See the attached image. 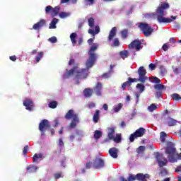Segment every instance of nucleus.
Segmentation results:
<instances>
[{
	"label": "nucleus",
	"mask_w": 181,
	"mask_h": 181,
	"mask_svg": "<svg viewBox=\"0 0 181 181\" xmlns=\"http://www.w3.org/2000/svg\"><path fill=\"white\" fill-rule=\"evenodd\" d=\"M157 159V162L158 163V166L160 168H163V166H166L168 165V159H166L163 155L158 153L156 156Z\"/></svg>",
	"instance_id": "obj_11"
},
{
	"label": "nucleus",
	"mask_w": 181,
	"mask_h": 181,
	"mask_svg": "<svg viewBox=\"0 0 181 181\" xmlns=\"http://www.w3.org/2000/svg\"><path fill=\"white\" fill-rule=\"evenodd\" d=\"M105 166V163H104V160L101 158H96L93 162V168L95 169H101V168H104Z\"/></svg>",
	"instance_id": "obj_14"
},
{
	"label": "nucleus",
	"mask_w": 181,
	"mask_h": 181,
	"mask_svg": "<svg viewBox=\"0 0 181 181\" xmlns=\"http://www.w3.org/2000/svg\"><path fill=\"white\" fill-rule=\"evenodd\" d=\"M112 46L114 47H118L119 46V40L118 38H115Z\"/></svg>",
	"instance_id": "obj_46"
},
{
	"label": "nucleus",
	"mask_w": 181,
	"mask_h": 181,
	"mask_svg": "<svg viewBox=\"0 0 181 181\" xmlns=\"http://www.w3.org/2000/svg\"><path fill=\"white\" fill-rule=\"evenodd\" d=\"M165 153L168 155V159L170 163L177 162V157L176 156V148L173 142H167Z\"/></svg>",
	"instance_id": "obj_2"
},
{
	"label": "nucleus",
	"mask_w": 181,
	"mask_h": 181,
	"mask_svg": "<svg viewBox=\"0 0 181 181\" xmlns=\"http://www.w3.org/2000/svg\"><path fill=\"white\" fill-rule=\"evenodd\" d=\"M38 128L39 131L41 132V136H45L46 135L45 131H46L47 128H50V122H49V120L44 119L39 124Z\"/></svg>",
	"instance_id": "obj_9"
},
{
	"label": "nucleus",
	"mask_w": 181,
	"mask_h": 181,
	"mask_svg": "<svg viewBox=\"0 0 181 181\" xmlns=\"http://www.w3.org/2000/svg\"><path fill=\"white\" fill-rule=\"evenodd\" d=\"M158 109V106L152 103L150 106L148 107V110L149 112H153L156 110Z\"/></svg>",
	"instance_id": "obj_38"
},
{
	"label": "nucleus",
	"mask_w": 181,
	"mask_h": 181,
	"mask_svg": "<svg viewBox=\"0 0 181 181\" xmlns=\"http://www.w3.org/2000/svg\"><path fill=\"white\" fill-rule=\"evenodd\" d=\"M65 119H71V123L69 124V128L71 129H74L78 122H80V119L78 118V114L74 113V110H69L64 116Z\"/></svg>",
	"instance_id": "obj_4"
},
{
	"label": "nucleus",
	"mask_w": 181,
	"mask_h": 181,
	"mask_svg": "<svg viewBox=\"0 0 181 181\" xmlns=\"http://www.w3.org/2000/svg\"><path fill=\"white\" fill-rule=\"evenodd\" d=\"M88 108H94V107H95V103L92 102L88 104Z\"/></svg>",
	"instance_id": "obj_58"
},
{
	"label": "nucleus",
	"mask_w": 181,
	"mask_h": 181,
	"mask_svg": "<svg viewBox=\"0 0 181 181\" xmlns=\"http://www.w3.org/2000/svg\"><path fill=\"white\" fill-rule=\"evenodd\" d=\"M149 69L150 70L153 71L156 69V65H155V64L151 63L149 64Z\"/></svg>",
	"instance_id": "obj_54"
},
{
	"label": "nucleus",
	"mask_w": 181,
	"mask_h": 181,
	"mask_svg": "<svg viewBox=\"0 0 181 181\" xmlns=\"http://www.w3.org/2000/svg\"><path fill=\"white\" fill-rule=\"evenodd\" d=\"M93 121L95 124H97V122H98V121H100V110H97L95 111V114L93 115Z\"/></svg>",
	"instance_id": "obj_26"
},
{
	"label": "nucleus",
	"mask_w": 181,
	"mask_h": 181,
	"mask_svg": "<svg viewBox=\"0 0 181 181\" xmlns=\"http://www.w3.org/2000/svg\"><path fill=\"white\" fill-rule=\"evenodd\" d=\"M37 169H39V168L34 165H30L26 168L28 173H36V172H37Z\"/></svg>",
	"instance_id": "obj_21"
},
{
	"label": "nucleus",
	"mask_w": 181,
	"mask_h": 181,
	"mask_svg": "<svg viewBox=\"0 0 181 181\" xmlns=\"http://www.w3.org/2000/svg\"><path fill=\"white\" fill-rule=\"evenodd\" d=\"M88 26L90 28H94V18L93 17H90L88 19Z\"/></svg>",
	"instance_id": "obj_41"
},
{
	"label": "nucleus",
	"mask_w": 181,
	"mask_h": 181,
	"mask_svg": "<svg viewBox=\"0 0 181 181\" xmlns=\"http://www.w3.org/2000/svg\"><path fill=\"white\" fill-rule=\"evenodd\" d=\"M60 12V6H55L53 8L52 6H47L45 7V13L46 15H52V18L57 16Z\"/></svg>",
	"instance_id": "obj_7"
},
{
	"label": "nucleus",
	"mask_w": 181,
	"mask_h": 181,
	"mask_svg": "<svg viewBox=\"0 0 181 181\" xmlns=\"http://www.w3.org/2000/svg\"><path fill=\"white\" fill-rule=\"evenodd\" d=\"M117 36V27H113L109 33L108 40L111 42L114 39V37Z\"/></svg>",
	"instance_id": "obj_20"
},
{
	"label": "nucleus",
	"mask_w": 181,
	"mask_h": 181,
	"mask_svg": "<svg viewBox=\"0 0 181 181\" xmlns=\"http://www.w3.org/2000/svg\"><path fill=\"white\" fill-rule=\"evenodd\" d=\"M169 121L167 122L168 127H175V125H177V120L168 117Z\"/></svg>",
	"instance_id": "obj_27"
},
{
	"label": "nucleus",
	"mask_w": 181,
	"mask_h": 181,
	"mask_svg": "<svg viewBox=\"0 0 181 181\" xmlns=\"http://www.w3.org/2000/svg\"><path fill=\"white\" fill-rule=\"evenodd\" d=\"M43 26H46V20L41 19L39 22L33 25V29H34V30H38L39 32Z\"/></svg>",
	"instance_id": "obj_15"
},
{
	"label": "nucleus",
	"mask_w": 181,
	"mask_h": 181,
	"mask_svg": "<svg viewBox=\"0 0 181 181\" xmlns=\"http://www.w3.org/2000/svg\"><path fill=\"white\" fill-rule=\"evenodd\" d=\"M138 27L146 37H148V36H151V35H152V33L153 32V28L149 26V24L146 23H139Z\"/></svg>",
	"instance_id": "obj_5"
},
{
	"label": "nucleus",
	"mask_w": 181,
	"mask_h": 181,
	"mask_svg": "<svg viewBox=\"0 0 181 181\" xmlns=\"http://www.w3.org/2000/svg\"><path fill=\"white\" fill-rule=\"evenodd\" d=\"M165 136H166V133H165V132H161L160 137L165 138Z\"/></svg>",
	"instance_id": "obj_64"
},
{
	"label": "nucleus",
	"mask_w": 181,
	"mask_h": 181,
	"mask_svg": "<svg viewBox=\"0 0 181 181\" xmlns=\"http://www.w3.org/2000/svg\"><path fill=\"white\" fill-rule=\"evenodd\" d=\"M59 22V19L54 18L49 23V29H56V24Z\"/></svg>",
	"instance_id": "obj_29"
},
{
	"label": "nucleus",
	"mask_w": 181,
	"mask_h": 181,
	"mask_svg": "<svg viewBox=\"0 0 181 181\" xmlns=\"http://www.w3.org/2000/svg\"><path fill=\"white\" fill-rule=\"evenodd\" d=\"M120 180L121 181H134V180H136V175L129 174V177L127 178V180H126L125 177H121Z\"/></svg>",
	"instance_id": "obj_28"
},
{
	"label": "nucleus",
	"mask_w": 181,
	"mask_h": 181,
	"mask_svg": "<svg viewBox=\"0 0 181 181\" xmlns=\"http://www.w3.org/2000/svg\"><path fill=\"white\" fill-rule=\"evenodd\" d=\"M156 98H160L162 97V90H158L156 92Z\"/></svg>",
	"instance_id": "obj_52"
},
{
	"label": "nucleus",
	"mask_w": 181,
	"mask_h": 181,
	"mask_svg": "<svg viewBox=\"0 0 181 181\" xmlns=\"http://www.w3.org/2000/svg\"><path fill=\"white\" fill-rule=\"evenodd\" d=\"M129 49H135L137 52H139L142 49V42L139 40H134L129 45Z\"/></svg>",
	"instance_id": "obj_13"
},
{
	"label": "nucleus",
	"mask_w": 181,
	"mask_h": 181,
	"mask_svg": "<svg viewBox=\"0 0 181 181\" xmlns=\"http://www.w3.org/2000/svg\"><path fill=\"white\" fill-rule=\"evenodd\" d=\"M95 139H100L103 136V132L100 130H95L93 135Z\"/></svg>",
	"instance_id": "obj_32"
},
{
	"label": "nucleus",
	"mask_w": 181,
	"mask_h": 181,
	"mask_svg": "<svg viewBox=\"0 0 181 181\" xmlns=\"http://www.w3.org/2000/svg\"><path fill=\"white\" fill-rule=\"evenodd\" d=\"M170 5L168 3L164 2L160 6H159L156 9V13L154 14L156 18L158 23H172L173 21L177 18V16H172L170 18H165L166 9H169Z\"/></svg>",
	"instance_id": "obj_1"
},
{
	"label": "nucleus",
	"mask_w": 181,
	"mask_h": 181,
	"mask_svg": "<svg viewBox=\"0 0 181 181\" xmlns=\"http://www.w3.org/2000/svg\"><path fill=\"white\" fill-rule=\"evenodd\" d=\"M122 108V103H118L117 105L113 107L114 112H118Z\"/></svg>",
	"instance_id": "obj_40"
},
{
	"label": "nucleus",
	"mask_w": 181,
	"mask_h": 181,
	"mask_svg": "<svg viewBox=\"0 0 181 181\" xmlns=\"http://www.w3.org/2000/svg\"><path fill=\"white\" fill-rule=\"evenodd\" d=\"M153 78V83H154L155 84H160V79H159V78L156 77V76H152Z\"/></svg>",
	"instance_id": "obj_47"
},
{
	"label": "nucleus",
	"mask_w": 181,
	"mask_h": 181,
	"mask_svg": "<svg viewBox=\"0 0 181 181\" xmlns=\"http://www.w3.org/2000/svg\"><path fill=\"white\" fill-rule=\"evenodd\" d=\"M113 141L114 142H115L116 144H119V142H121V136L120 134H117V136L115 137H113Z\"/></svg>",
	"instance_id": "obj_45"
},
{
	"label": "nucleus",
	"mask_w": 181,
	"mask_h": 181,
	"mask_svg": "<svg viewBox=\"0 0 181 181\" xmlns=\"http://www.w3.org/2000/svg\"><path fill=\"white\" fill-rule=\"evenodd\" d=\"M139 78H136V81L140 83H145L148 78L146 76V69L144 66H140L138 69Z\"/></svg>",
	"instance_id": "obj_8"
},
{
	"label": "nucleus",
	"mask_w": 181,
	"mask_h": 181,
	"mask_svg": "<svg viewBox=\"0 0 181 181\" xmlns=\"http://www.w3.org/2000/svg\"><path fill=\"white\" fill-rule=\"evenodd\" d=\"M145 132H146V129H145V128L144 127H140L139 129L136 130L134 133L130 134V142H134L136 138H141V136L145 135Z\"/></svg>",
	"instance_id": "obj_6"
},
{
	"label": "nucleus",
	"mask_w": 181,
	"mask_h": 181,
	"mask_svg": "<svg viewBox=\"0 0 181 181\" xmlns=\"http://www.w3.org/2000/svg\"><path fill=\"white\" fill-rule=\"evenodd\" d=\"M23 105L28 111H32V110H33V101L30 99H25L23 101Z\"/></svg>",
	"instance_id": "obj_16"
},
{
	"label": "nucleus",
	"mask_w": 181,
	"mask_h": 181,
	"mask_svg": "<svg viewBox=\"0 0 181 181\" xmlns=\"http://www.w3.org/2000/svg\"><path fill=\"white\" fill-rule=\"evenodd\" d=\"M136 87L139 90L140 93L145 91V86L142 83H138Z\"/></svg>",
	"instance_id": "obj_39"
},
{
	"label": "nucleus",
	"mask_w": 181,
	"mask_h": 181,
	"mask_svg": "<svg viewBox=\"0 0 181 181\" xmlns=\"http://www.w3.org/2000/svg\"><path fill=\"white\" fill-rule=\"evenodd\" d=\"M29 150V146H25L24 148H23V155H28V151Z\"/></svg>",
	"instance_id": "obj_51"
},
{
	"label": "nucleus",
	"mask_w": 181,
	"mask_h": 181,
	"mask_svg": "<svg viewBox=\"0 0 181 181\" xmlns=\"http://www.w3.org/2000/svg\"><path fill=\"white\" fill-rule=\"evenodd\" d=\"M132 83H137L136 78H132L131 77H129L128 81L124 82L125 85L127 87H129L132 84Z\"/></svg>",
	"instance_id": "obj_31"
},
{
	"label": "nucleus",
	"mask_w": 181,
	"mask_h": 181,
	"mask_svg": "<svg viewBox=\"0 0 181 181\" xmlns=\"http://www.w3.org/2000/svg\"><path fill=\"white\" fill-rule=\"evenodd\" d=\"M136 180L139 181H147L146 179H149V177H151V175H149V174L144 175L143 173H138L136 175Z\"/></svg>",
	"instance_id": "obj_17"
},
{
	"label": "nucleus",
	"mask_w": 181,
	"mask_h": 181,
	"mask_svg": "<svg viewBox=\"0 0 181 181\" xmlns=\"http://www.w3.org/2000/svg\"><path fill=\"white\" fill-rule=\"evenodd\" d=\"M122 39H127L128 37V29H124L121 31Z\"/></svg>",
	"instance_id": "obj_35"
},
{
	"label": "nucleus",
	"mask_w": 181,
	"mask_h": 181,
	"mask_svg": "<svg viewBox=\"0 0 181 181\" xmlns=\"http://www.w3.org/2000/svg\"><path fill=\"white\" fill-rule=\"evenodd\" d=\"M93 163L91 162H88L86 164V169H91V166H92Z\"/></svg>",
	"instance_id": "obj_55"
},
{
	"label": "nucleus",
	"mask_w": 181,
	"mask_h": 181,
	"mask_svg": "<svg viewBox=\"0 0 181 181\" xmlns=\"http://www.w3.org/2000/svg\"><path fill=\"white\" fill-rule=\"evenodd\" d=\"M160 175H162V176H166V175H168V170H166V168H162L160 170Z\"/></svg>",
	"instance_id": "obj_49"
},
{
	"label": "nucleus",
	"mask_w": 181,
	"mask_h": 181,
	"mask_svg": "<svg viewBox=\"0 0 181 181\" xmlns=\"http://www.w3.org/2000/svg\"><path fill=\"white\" fill-rule=\"evenodd\" d=\"M49 41L51 42V43H57V38L56 37H52L49 38Z\"/></svg>",
	"instance_id": "obj_53"
},
{
	"label": "nucleus",
	"mask_w": 181,
	"mask_h": 181,
	"mask_svg": "<svg viewBox=\"0 0 181 181\" xmlns=\"http://www.w3.org/2000/svg\"><path fill=\"white\" fill-rule=\"evenodd\" d=\"M94 91L96 95H101V90H103V84L100 82H98L95 86L94 87Z\"/></svg>",
	"instance_id": "obj_18"
},
{
	"label": "nucleus",
	"mask_w": 181,
	"mask_h": 181,
	"mask_svg": "<svg viewBox=\"0 0 181 181\" xmlns=\"http://www.w3.org/2000/svg\"><path fill=\"white\" fill-rule=\"evenodd\" d=\"M109 153L114 159H117L118 158V149H117L115 147L110 148Z\"/></svg>",
	"instance_id": "obj_19"
},
{
	"label": "nucleus",
	"mask_w": 181,
	"mask_h": 181,
	"mask_svg": "<svg viewBox=\"0 0 181 181\" xmlns=\"http://www.w3.org/2000/svg\"><path fill=\"white\" fill-rule=\"evenodd\" d=\"M97 49H98V44L94 43L89 49V57L86 62V66H87L88 69H91L97 62V54L93 52H95Z\"/></svg>",
	"instance_id": "obj_3"
},
{
	"label": "nucleus",
	"mask_w": 181,
	"mask_h": 181,
	"mask_svg": "<svg viewBox=\"0 0 181 181\" xmlns=\"http://www.w3.org/2000/svg\"><path fill=\"white\" fill-rule=\"evenodd\" d=\"M145 151V146H140L139 148L136 149V152L138 153H142V152H144Z\"/></svg>",
	"instance_id": "obj_48"
},
{
	"label": "nucleus",
	"mask_w": 181,
	"mask_h": 181,
	"mask_svg": "<svg viewBox=\"0 0 181 181\" xmlns=\"http://www.w3.org/2000/svg\"><path fill=\"white\" fill-rule=\"evenodd\" d=\"M111 73H112V71H109L108 72L103 74L101 76L102 78H110V77H111Z\"/></svg>",
	"instance_id": "obj_44"
},
{
	"label": "nucleus",
	"mask_w": 181,
	"mask_h": 181,
	"mask_svg": "<svg viewBox=\"0 0 181 181\" xmlns=\"http://www.w3.org/2000/svg\"><path fill=\"white\" fill-rule=\"evenodd\" d=\"M171 98L174 100V101H180L181 100V96L180 95H179L178 93H173L171 95Z\"/></svg>",
	"instance_id": "obj_33"
},
{
	"label": "nucleus",
	"mask_w": 181,
	"mask_h": 181,
	"mask_svg": "<svg viewBox=\"0 0 181 181\" xmlns=\"http://www.w3.org/2000/svg\"><path fill=\"white\" fill-rule=\"evenodd\" d=\"M88 33H89V35H92V36H93V38H90L89 40H88V45H93V42H94V40L95 39V35H98V33H100V26L96 25L95 27V30L93 29H89L88 30Z\"/></svg>",
	"instance_id": "obj_10"
},
{
	"label": "nucleus",
	"mask_w": 181,
	"mask_h": 181,
	"mask_svg": "<svg viewBox=\"0 0 181 181\" xmlns=\"http://www.w3.org/2000/svg\"><path fill=\"white\" fill-rule=\"evenodd\" d=\"M59 146H64V143L63 142V139L62 138L59 139Z\"/></svg>",
	"instance_id": "obj_57"
},
{
	"label": "nucleus",
	"mask_w": 181,
	"mask_h": 181,
	"mask_svg": "<svg viewBox=\"0 0 181 181\" xmlns=\"http://www.w3.org/2000/svg\"><path fill=\"white\" fill-rule=\"evenodd\" d=\"M59 18L62 19H64V18H68V16H70V13H66V12H61L59 13Z\"/></svg>",
	"instance_id": "obj_42"
},
{
	"label": "nucleus",
	"mask_w": 181,
	"mask_h": 181,
	"mask_svg": "<svg viewBox=\"0 0 181 181\" xmlns=\"http://www.w3.org/2000/svg\"><path fill=\"white\" fill-rule=\"evenodd\" d=\"M78 45H79V46L83 45V37H79L78 38Z\"/></svg>",
	"instance_id": "obj_62"
},
{
	"label": "nucleus",
	"mask_w": 181,
	"mask_h": 181,
	"mask_svg": "<svg viewBox=\"0 0 181 181\" xmlns=\"http://www.w3.org/2000/svg\"><path fill=\"white\" fill-rule=\"evenodd\" d=\"M10 60H11V62H16V55H13L9 57Z\"/></svg>",
	"instance_id": "obj_59"
},
{
	"label": "nucleus",
	"mask_w": 181,
	"mask_h": 181,
	"mask_svg": "<svg viewBox=\"0 0 181 181\" xmlns=\"http://www.w3.org/2000/svg\"><path fill=\"white\" fill-rule=\"evenodd\" d=\"M42 159H43V154L42 153H35L33 157V163H39L40 162V160H42Z\"/></svg>",
	"instance_id": "obj_22"
},
{
	"label": "nucleus",
	"mask_w": 181,
	"mask_h": 181,
	"mask_svg": "<svg viewBox=\"0 0 181 181\" xmlns=\"http://www.w3.org/2000/svg\"><path fill=\"white\" fill-rule=\"evenodd\" d=\"M54 177L56 180H57V179H60V177H63V176H62V173H55Z\"/></svg>",
	"instance_id": "obj_50"
},
{
	"label": "nucleus",
	"mask_w": 181,
	"mask_h": 181,
	"mask_svg": "<svg viewBox=\"0 0 181 181\" xmlns=\"http://www.w3.org/2000/svg\"><path fill=\"white\" fill-rule=\"evenodd\" d=\"M75 61L73 58H71L69 62V66H71V64H74Z\"/></svg>",
	"instance_id": "obj_60"
},
{
	"label": "nucleus",
	"mask_w": 181,
	"mask_h": 181,
	"mask_svg": "<svg viewBox=\"0 0 181 181\" xmlns=\"http://www.w3.org/2000/svg\"><path fill=\"white\" fill-rule=\"evenodd\" d=\"M86 2H88L90 5H94V3L95 2V0H86Z\"/></svg>",
	"instance_id": "obj_63"
},
{
	"label": "nucleus",
	"mask_w": 181,
	"mask_h": 181,
	"mask_svg": "<svg viewBox=\"0 0 181 181\" xmlns=\"http://www.w3.org/2000/svg\"><path fill=\"white\" fill-rule=\"evenodd\" d=\"M93 90L90 88H86L83 90V95L86 98H90L93 95Z\"/></svg>",
	"instance_id": "obj_24"
},
{
	"label": "nucleus",
	"mask_w": 181,
	"mask_h": 181,
	"mask_svg": "<svg viewBox=\"0 0 181 181\" xmlns=\"http://www.w3.org/2000/svg\"><path fill=\"white\" fill-rule=\"evenodd\" d=\"M115 134V129L112 127L109 128L108 132V139H114V134Z\"/></svg>",
	"instance_id": "obj_30"
},
{
	"label": "nucleus",
	"mask_w": 181,
	"mask_h": 181,
	"mask_svg": "<svg viewBox=\"0 0 181 181\" xmlns=\"http://www.w3.org/2000/svg\"><path fill=\"white\" fill-rule=\"evenodd\" d=\"M48 106L49 108H52V109L57 108V103L56 101L49 102V103L48 104Z\"/></svg>",
	"instance_id": "obj_43"
},
{
	"label": "nucleus",
	"mask_w": 181,
	"mask_h": 181,
	"mask_svg": "<svg viewBox=\"0 0 181 181\" xmlns=\"http://www.w3.org/2000/svg\"><path fill=\"white\" fill-rule=\"evenodd\" d=\"M90 68H88L86 66V69H82L79 71H77V74L76 75V78H87L88 77V70Z\"/></svg>",
	"instance_id": "obj_12"
},
{
	"label": "nucleus",
	"mask_w": 181,
	"mask_h": 181,
	"mask_svg": "<svg viewBox=\"0 0 181 181\" xmlns=\"http://www.w3.org/2000/svg\"><path fill=\"white\" fill-rule=\"evenodd\" d=\"M45 53L43 52H38V55L35 57V62L36 63H39L40 62V59L43 58Z\"/></svg>",
	"instance_id": "obj_36"
},
{
	"label": "nucleus",
	"mask_w": 181,
	"mask_h": 181,
	"mask_svg": "<svg viewBox=\"0 0 181 181\" xmlns=\"http://www.w3.org/2000/svg\"><path fill=\"white\" fill-rule=\"evenodd\" d=\"M70 39L73 46H76V45H77V40H76V39H77V33H72L70 35Z\"/></svg>",
	"instance_id": "obj_25"
},
{
	"label": "nucleus",
	"mask_w": 181,
	"mask_h": 181,
	"mask_svg": "<svg viewBox=\"0 0 181 181\" xmlns=\"http://www.w3.org/2000/svg\"><path fill=\"white\" fill-rule=\"evenodd\" d=\"M155 90H158V91H162V90H165V87L164 85L158 83L154 86Z\"/></svg>",
	"instance_id": "obj_37"
},
{
	"label": "nucleus",
	"mask_w": 181,
	"mask_h": 181,
	"mask_svg": "<svg viewBox=\"0 0 181 181\" xmlns=\"http://www.w3.org/2000/svg\"><path fill=\"white\" fill-rule=\"evenodd\" d=\"M163 50L164 52H168V49H169V46H168V44H164L162 47Z\"/></svg>",
	"instance_id": "obj_56"
},
{
	"label": "nucleus",
	"mask_w": 181,
	"mask_h": 181,
	"mask_svg": "<svg viewBox=\"0 0 181 181\" xmlns=\"http://www.w3.org/2000/svg\"><path fill=\"white\" fill-rule=\"evenodd\" d=\"M119 54H120V57H122V59H127V57H128V56H129V53L128 52L127 50L121 51L119 52Z\"/></svg>",
	"instance_id": "obj_34"
},
{
	"label": "nucleus",
	"mask_w": 181,
	"mask_h": 181,
	"mask_svg": "<svg viewBox=\"0 0 181 181\" xmlns=\"http://www.w3.org/2000/svg\"><path fill=\"white\" fill-rule=\"evenodd\" d=\"M78 66V64L74 65L71 70L68 71V72L64 75V77L65 78H69L70 76H73V74H74V73L76 72V69H77Z\"/></svg>",
	"instance_id": "obj_23"
},
{
	"label": "nucleus",
	"mask_w": 181,
	"mask_h": 181,
	"mask_svg": "<svg viewBox=\"0 0 181 181\" xmlns=\"http://www.w3.org/2000/svg\"><path fill=\"white\" fill-rule=\"evenodd\" d=\"M103 108L105 111H108V105H107V103L103 104Z\"/></svg>",
	"instance_id": "obj_61"
}]
</instances>
